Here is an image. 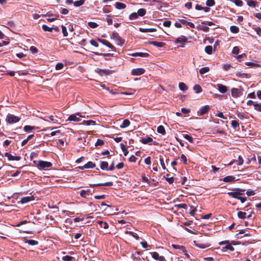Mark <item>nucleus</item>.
Here are the masks:
<instances>
[{"instance_id":"f704fd0d","label":"nucleus","mask_w":261,"mask_h":261,"mask_svg":"<svg viewBox=\"0 0 261 261\" xmlns=\"http://www.w3.org/2000/svg\"><path fill=\"white\" fill-rule=\"evenodd\" d=\"M193 89L197 93H199L202 91V88L201 86L198 84L194 85Z\"/></svg>"},{"instance_id":"393cba45","label":"nucleus","mask_w":261,"mask_h":261,"mask_svg":"<svg viewBox=\"0 0 261 261\" xmlns=\"http://www.w3.org/2000/svg\"><path fill=\"white\" fill-rule=\"evenodd\" d=\"M149 44H152L155 46L162 47H163L165 45V43L163 42H158V41H151L149 43Z\"/></svg>"},{"instance_id":"7ed1b4c3","label":"nucleus","mask_w":261,"mask_h":261,"mask_svg":"<svg viewBox=\"0 0 261 261\" xmlns=\"http://www.w3.org/2000/svg\"><path fill=\"white\" fill-rule=\"evenodd\" d=\"M20 118L13 114H8L6 117V121L7 123L10 124L15 123L19 122Z\"/></svg>"},{"instance_id":"3c124183","label":"nucleus","mask_w":261,"mask_h":261,"mask_svg":"<svg viewBox=\"0 0 261 261\" xmlns=\"http://www.w3.org/2000/svg\"><path fill=\"white\" fill-rule=\"evenodd\" d=\"M231 126L234 128V129H236V128L237 127H239V122L236 121V120H232L231 121Z\"/></svg>"},{"instance_id":"a18cd8bd","label":"nucleus","mask_w":261,"mask_h":261,"mask_svg":"<svg viewBox=\"0 0 261 261\" xmlns=\"http://www.w3.org/2000/svg\"><path fill=\"white\" fill-rule=\"evenodd\" d=\"M138 17V15L137 13L136 12L131 13L129 16V18L130 20L137 19Z\"/></svg>"},{"instance_id":"0eeeda50","label":"nucleus","mask_w":261,"mask_h":261,"mask_svg":"<svg viewBox=\"0 0 261 261\" xmlns=\"http://www.w3.org/2000/svg\"><path fill=\"white\" fill-rule=\"evenodd\" d=\"M95 72L98 73L100 76L107 75L112 73V71L108 69H102L97 68L95 69Z\"/></svg>"},{"instance_id":"2f4dec72","label":"nucleus","mask_w":261,"mask_h":261,"mask_svg":"<svg viewBox=\"0 0 261 261\" xmlns=\"http://www.w3.org/2000/svg\"><path fill=\"white\" fill-rule=\"evenodd\" d=\"M98 223H99V226L101 228H103L104 229H107L109 227L108 224L106 222L99 221L98 222Z\"/></svg>"},{"instance_id":"603ef678","label":"nucleus","mask_w":261,"mask_h":261,"mask_svg":"<svg viewBox=\"0 0 261 261\" xmlns=\"http://www.w3.org/2000/svg\"><path fill=\"white\" fill-rule=\"evenodd\" d=\"M88 24L90 28L92 29L96 28L98 26V24L94 22H89Z\"/></svg>"},{"instance_id":"f257e3e1","label":"nucleus","mask_w":261,"mask_h":261,"mask_svg":"<svg viewBox=\"0 0 261 261\" xmlns=\"http://www.w3.org/2000/svg\"><path fill=\"white\" fill-rule=\"evenodd\" d=\"M245 192V190L237 188L235 189L234 191L233 192H229L227 193L228 195L232 198L239 199L240 197H241V195L243 194V192Z\"/></svg>"},{"instance_id":"37998d69","label":"nucleus","mask_w":261,"mask_h":261,"mask_svg":"<svg viewBox=\"0 0 261 261\" xmlns=\"http://www.w3.org/2000/svg\"><path fill=\"white\" fill-rule=\"evenodd\" d=\"M232 2L237 6L241 7L243 6V2L241 0H231Z\"/></svg>"},{"instance_id":"69168bd1","label":"nucleus","mask_w":261,"mask_h":261,"mask_svg":"<svg viewBox=\"0 0 261 261\" xmlns=\"http://www.w3.org/2000/svg\"><path fill=\"white\" fill-rule=\"evenodd\" d=\"M239 48L238 46H235L233 48L232 53L234 55H238L239 53Z\"/></svg>"},{"instance_id":"1a4fd4ad","label":"nucleus","mask_w":261,"mask_h":261,"mask_svg":"<svg viewBox=\"0 0 261 261\" xmlns=\"http://www.w3.org/2000/svg\"><path fill=\"white\" fill-rule=\"evenodd\" d=\"M151 256L155 260L159 261H165V258L163 256H160L159 253L156 252H150Z\"/></svg>"},{"instance_id":"338daca9","label":"nucleus","mask_w":261,"mask_h":261,"mask_svg":"<svg viewBox=\"0 0 261 261\" xmlns=\"http://www.w3.org/2000/svg\"><path fill=\"white\" fill-rule=\"evenodd\" d=\"M180 159L183 162L184 164H187V158L185 154H182L180 156Z\"/></svg>"},{"instance_id":"9b49d317","label":"nucleus","mask_w":261,"mask_h":261,"mask_svg":"<svg viewBox=\"0 0 261 261\" xmlns=\"http://www.w3.org/2000/svg\"><path fill=\"white\" fill-rule=\"evenodd\" d=\"M186 42H188V38L183 35H181L175 40V43H180L182 44Z\"/></svg>"},{"instance_id":"72a5a7b5","label":"nucleus","mask_w":261,"mask_h":261,"mask_svg":"<svg viewBox=\"0 0 261 261\" xmlns=\"http://www.w3.org/2000/svg\"><path fill=\"white\" fill-rule=\"evenodd\" d=\"M120 145L121 150H122V151L124 153V156H126L128 154V151L127 150L125 146L123 143H121Z\"/></svg>"},{"instance_id":"aec40b11","label":"nucleus","mask_w":261,"mask_h":261,"mask_svg":"<svg viewBox=\"0 0 261 261\" xmlns=\"http://www.w3.org/2000/svg\"><path fill=\"white\" fill-rule=\"evenodd\" d=\"M243 162H244L243 159L242 158L241 156L239 155V158H238V160H233V161H231V162H230L228 165H231L234 163H237V165H242L243 164Z\"/></svg>"},{"instance_id":"bf43d9fd","label":"nucleus","mask_w":261,"mask_h":261,"mask_svg":"<svg viewBox=\"0 0 261 261\" xmlns=\"http://www.w3.org/2000/svg\"><path fill=\"white\" fill-rule=\"evenodd\" d=\"M223 248L229 250L231 251H233L234 250V248L230 243H228L227 245H226Z\"/></svg>"},{"instance_id":"c85d7f7f","label":"nucleus","mask_w":261,"mask_h":261,"mask_svg":"<svg viewBox=\"0 0 261 261\" xmlns=\"http://www.w3.org/2000/svg\"><path fill=\"white\" fill-rule=\"evenodd\" d=\"M35 129V126H30V125H25L23 127L24 130L25 132H28V133L31 132L32 131V130Z\"/></svg>"},{"instance_id":"49530a36","label":"nucleus","mask_w":261,"mask_h":261,"mask_svg":"<svg viewBox=\"0 0 261 261\" xmlns=\"http://www.w3.org/2000/svg\"><path fill=\"white\" fill-rule=\"evenodd\" d=\"M247 4L250 7H255L257 4V2L253 1H250L247 2Z\"/></svg>"},{"instance_id":"0e129e2a","label":"nucleus","mask_w":261,"mask_h":261,"mask_svg":"<svg viewBox=\"0 0 261 261\" xmlns=\"http://www.w3.org/2000/svg\"><path fill=\"white\" fill-rule=\"evenodd\" d=\"M175 206L178 207V208H182L184 209H187L188 207V205L185 203H180L179 204H177L175 205Z\"/></svg>"},{"instance_id":"a19ab883","label":"nucleus","mask_w":261,"mask_h":261,"mask_svg":"<svg viewBox=\"0 0 261 261\" xmlns=\"http://www.w3.org/2000/svg\"><path fill=\"white\" fill-rule=\"evenodd\" d=\"M42 28L43 30L45 32H51L53 30V29H52V28H49L45 24H43L42 25Z\"/></svg>"},{"instance_id":"20e7f679","label":"nucleus","mask_w":261,"mask_h":261,"mask_svg":"<svg viewBox=\"0 0 261 261\" xmlns=\"http://www.w3.org/2000/svg\"><path fill=\"white\" fill-rule=\"evenodd\" d=\"M243 89L241 87L233 88L231 90V96L233 97H239L242 95Z\"/></svg>"},{"instance_id":"13d9d810","label":"nucleus","mask_w":261,"mask_h":261,"mask_svg":"<svg viewBox=\"0 0 261 261\" xmlns=\"http://www.w3.org/2000/svg\"><path fill=\"white\" fill-rule=\"evenodd\" d=\"M199 28L200 30L203 31L205 32H207L209 31V28L207 26L205 25H201L199 26Z\"/></svg>"},{"instance_id":"6e6552de","label":"nucleus","mask_w":261,"mask_h":261,"mask_svg":"<svg viewBox=\"0 0 261 261\" xmlns=\"http://www.w3.org/2000/svg\"><path fill=\"white\" fill-rule=\"evenodd\" d=\"M140 142L144 144H149L151 145V142H153L154 145L157 144V143L155 141H153L152 138L150 137L143 138L140 140Z\"/></svg>"},{"instance_id":"423d86ee","label":"nucleus","mask_w":261,"mask_h":261,"mask_svg":"<svg viewBox=\"0 0 261 261\" xmlns=\"http://www.w3.org/2000/svg\"><path fill=\"white\" fill-rule=\"evenodd\" d=\"M210 110V107L208 105H205L201 107L198 112V114L199 116H203L204 114L207 113Z\"/></svg>"},{"instance_id":"b1692460","label":"nucleus","mask_w":261,"mask_h":261,"mask_svg":"<svg viewBox=\"0 0 261 261\" xmlns=\"http://www.w3.org/2000/svg\"><path fill=\"white\" fill-rule=\"evenodd\" d=\"M108 163L106 161H100V167L103 170L108 171Z\"/></svg>"},{"instance_id":"f03ea898","label":"nucleus","mask_w":261,"mask_h":261,"mask_svg":"<svg viewBox=\"0 0 261 261\" xmlns=\"http://www.w3.org/2000/svg\"><path fill=\"white\" fill-rule=\"evenodd\" d=\"M111 38L114 39L116 41V43L118 45L122 46L125 42V40L116 32H113Z\"/></svg>"},{"instance_id":"f3484780","label":"nucleus","mask_w":261,"mask_h":261,"mask_svg":"<svg viewBox=\"0 0 261 261\" xmlns=\"http://www.w3.org/2000/svg\"><path fill=\"white\" fill-rule=\"evenodd\" d=\"M92 194V193L91 192V191L90 189L83 190H81L80 192V195L81 197L83 198H86V195H91Z\"/></svg>"},{"instance_id":"c756f323","label":"nucleus","mask_w":261,"mask_h":261,"mask_svg":"<svg viewBox=\"0 0 261 261\" xmlns=\"http://www.w3.org/2000/svg\"><path fill=\"white\" fill-rule=\"evenodd\" d=\"M137 14L138 16H144L146 13V11L145 9L144 8H141V9H139L138 10V12H137Z\"/></svg>"},{"instance_id":"a878e982","label":"nucleus","mask_w":261,"mask_h":261,"mask_svg":"<svg viewBox=\"0 0 261 261\" xmlns=\"http://www.w3.org/2000/svg\"><path fill=\"white\" fill-rule=\"evenodd\" d=\"M194 244L196 247H197L198 248H201V249H204V248H206V247L209 246V245H208L207 244L199 243H198L196 241H194Z\"/></svg>"},{"instance_id":"412c9836","label":"nucleus","mask_w":261,"mask_h":261,"mask_svg":"<svg viewBox=\"0 0 261 261\" xmlns=\"http://www.w3.org/2000/svg\"><path fill=\"white\" fill-rule=\"evenodd\" d=\"M179 21H180V22H181L184 25H188L191 28H195V25L192 22H188V21H186V20H184L182 19H179Z\"/></svg>"},{"instance_id":"052dcab7","label":"nucleus","mask_w":261,"mask_h":261,"mask_svg":"<svg viewBox=\"0 0 261 261\" xmlns=\"http://www.w3.org/2000/svg\"><path fill=\"white\" fill-rule=\"evenodd\" d=\"M254 108L255 110L258 112H261V104L256 103L255 104H254Z\"/></svg>"},{"instance_id":"e433bc0d","label":"nucleus","mask_w":261,"mask_h":261,"mask_svg":"<svg viewBox=\"0 0 261 261\" xmlns=\"http://www.w3.org/2000/svg\"><path fill=\"white\" fill-rule=\"evenodd\" d=\"M210 71V68L208 67H203L199 70V73L200 74H203Z\"/></svg>"},{"instance_id":"5fc2aeb1","label":"nucleus","mask_w":261,"mask_h":261,"mask_svg":"<svg viewBox=\"0 0 261 261\" xmlns=\"http://www.w3.org/2000/svg\"><path fill=\"white\" fill-rule=\"evenodd\" d=\"M104 144V141L101 139H97L96 142L95 144V146H102Z\"/></svg>"},{"instance_id":"6e6d98bb","label":"nucleus","mask_w":261,"mask_h":261,"mask_svg":"<svg viewBox=\"0 0 261 261\" xmlns=\"http://www.w3.org/2000/svg\"><path fill=\"white\" fill-rule=\"evenodd\" d=\"M172 246L175 249H179L180 250H184V246L172 244Z\"/></svg>"},{"instance_id":"f8f14e48","label":"nucleus","mask_w":261,"mask_h":261,"mask_svg":"<svg viewBox=\"0 0 261 261\" xmlns=\"http://www.w3.org/2000/svg\"><path fill=\"white\" fill-rule=\"evenodd\" d=\"M77 115L79 116V117H82L81 115H80L79 113H76L75 114L70 115L68 117L67 120L75 122L79 121L80 120V119L79 117H76Z\"/></svg>"},{"instance_id":"473e14b6","label":"nucleus","mask_w":261,"mask_h":261,"mask_svg":"<svg viewBox=\"0 0 261 261\" xmlns=\"http://www.w3.org/2000/svg\"><path fill=\"white\" fill-rule=\"evenodd\" d=\"M85 0L76 1L73 2V5L75 7H80L84 4Z\"/></svg>"},{"instance_id":"5701e85b","label":"nucleus","mask_w":261,"mask_h":261,"mask_svg":"<svg viewBox=\"0 0 261 261\" xmlns=\"http://www.w3.org/2000/svg\"><path fill=\"white\" fill-rule=\"evenodd\" d=\"M34 197L33 196H26L22 197L21 199V203H27L31 200H34Z\"/></svg>"},{"instance_id":"8fccbe9b","label":"nucleus","mask_w":261,"mask_h":261,"mask_svg":"<svg viewBox=\"0 0 261 261\" xmlns=\"http://www.w3.org/2000/svg\"><path fill=\"white\" fill-rule=\"evenodd\" d=\"M27 243L30 245H36L38 244V241L34 240H27Z\"/></svg>"},{"instance_id":"dca6fc26","label":"nucleus","mask_w":261,"mask_h":261,"mask_svg":"<svg viewBox=\"0 0 261 261\" xmlns=\"http://www.w3.org/2000/svg\"><path fill=\"white\" fill-rule=\"evenodd\" d=\"M112 185L113 182L112 181H109L103 184H90V187L92 188L99 186H112Z\"/></svg>"},{"instance_id":"864d4df0","label":"nucleus","mask_w":261,"mask_h":261,"mask_svg":"<svg viewBox=\"0 0 261 261\" xmlns=\"http://www.w3.org/2000/svg\"><path fill=\"white\" fill-rule=\"evenodd\" d=\"M215 116L224 119H226L227 118L226 117L224 116L222 112L219 111L215 114Z\"/></svg>"},{"instance_id":"bb28decb","label":"nucleus","mask_w":261,"mask_h":261,"mask_svg":"<svg viewBox=\"0 0 261 261\" xmlns=\"http://www.w3.org/2000/svg\"><path fill=\"white\" fill-rule=\"evenodd\" d=\"M115 6L117 9H123L126 7L125 4L120 2H116L115 4Z\"/></svg>"},{"instance_id":"9d476101","label":"nucleus","mask_w":261,"mask_h":261,"mask_svg":"<svg viewBox=\"0 0 261 261\" xmlns=\"http://www.w3.org/2000/svg\"><path fill=\"white\" fill-rule=\"evenodd\" d=\"M4 155L7 157L9 161H19L21 159L20 156H13L9 152H5Z\"/></svg>"},{"instance_id":"680f3d73","label":"nucleus","mask_w":261,"mask_h":261,"mask_svg":"<svg viewBox=\"0 0 261 261\" xmlns=\"http://www.w3.org/2000/svg\"><path fill=\"white\" fill-rule=\"evenodd\" d=\"M62 30L63 36L64 37H67L68 36V32L67 31L66 28L64 25H62Z\"/></svg>"},{"instance_id":"ddd939ff","label":"nucleus","mask_w":261,"mask_h":261,"mask_svg":"<svg viewBox=\"0 0 261 261\" xmlns=\"http://www.w3.org/2000/svg\"><path fill=\"white\" fill-rule=\"evenodd\" d=\"M98 41H99L100 42H101V43H102L103 44L106 45L109 48H110L113 50H115V47L110 42H109L107 40L98 38Z\"/></svg>"},{"instance_id":"a211bd4d","label":"nucleus","mask_w":261,"mask_h":261,"mask_svg":"<svg viewBox=\"0 0 261 261\" xmlns=\"http://www.w3.org/2000/svg\"><path fill=\"white\" fill-rule=\"evenodd\" d=\"M221 180L226 182H232L235 181L237 180L236 179V178L233 176L229 175L221 179Z\"/></svg>"},{"instance_id":"c03bdc74","label":"nucleus","mask_w":261,"mask_h":261,"mask_svg":"<svg viewBox=\"0 0 261 261\" xmlns=\"http://www.w3.org/2000/svg\"><path fill=\"white\" fill-rule=\"evenodd\" d=\"M183 137L186 140H188L190 143H193V138L188 134L183 135Z\"/></svg>"},{"instance_id":"4be33fe9","label":"nucleus","mask_w":261,"mask_h":261,"mask_svg":"<svg viewBox=\"0 0 261 261\" xmlns=\"http://www.w3.org/2000/svg\"><path fill=\"white\" fill-rule=\"evenodd\" d=\"M139 31L141 32H142V33H148V32H156V30L155 28L147 29V28H139Z\"/></svg>"},{"instance_id":"4c0bfd02","label":"nucleus","mask_w":261,"mask_h":261,"mask_svg":"<svg viewBox=\"0 0 261 261\" xmlns=\"http://www.w3.org/2000/svg\"><path fill=\"white\" fill-rule=\"evenodd\" d=\"M84 124L86 125H95L96 122L94 120H84L83 123Z\"/></svg>"},{"instance_id":"4468645a","label":"nucleus","mask_w":261,"mask_h":261,"mask_svg":"<svg viewBox=\"0 0 261 261\" xmlns=\"http://www.w3.org/2000/svg\"><path fill=\"white\" fill-rule=\"evenodd\" d=\"M95 167V164L92 162L89 161L85 164L83 166H80L79 168L81 170L88 168H93Z\"/></svg>"},{"instance_id":"e2e57ef3","label":"nucleus","mask_w":261,"mask_h":261,"mask_svg":"<svg viewBox=\"0 0 261 261\" xmlns=\"http://www.w3.org/2000/svg\"><path fill=\"white\" fill-rule=\"evenodd\" d=\"M63 67H64V64L62 63H58L56 65V70L62 69Z\"/></svg>"},{"instance_id":"79ce46f5","label":"nucleus","mask_w":261,"mask_h":261,"mask_svg":"<svg viewBox=\"0 0 261 261\" xmlns=\"http://www.w3.org/2000/svg\"><path fill=\"white\" fill-rule=\"evenodd\" d=\"M246 213L245 212L239 211L237 213L238 217L240 219H244L246 218Z\"/></svg>"},{"instance_id":"7c9ffc66","label":"nucleus","mask_w":261,"mask_h":261,"mask_svg":"<svg viewBox=\"0 0 261 261\" xmlns=\"http://www.w3.org/2000/svg\"><path fill=\"white\" fill-rule=\"evenodd\" d=\"M130 124V121L128 119H125L123 120V123L121 125H120V127L121 128H125L128 126Z\"/></svg>"},{"instance_id":"6ab92c4d","label":"nucleus","mask_w":261,"mask_h":261,"mask_svg":"<svg viewBox=\"0 0 261 261\" xmlns=\"http://www.w3.org/2000/svg\"><path fill=\"white\" fill-rule=\"evenodd\" d=\"M217 88L218 90L222 93H225L227 91V87L221 84H218L217 85Z\"/></svg>"},{"instance_id":"2eb2a0df","label":"nucleus","mask_w":261,"mask_h":261,"mask_svg":"<svg viewBox=\"0 0 261 261\" xmlns=\"http://www.w3.org/2000/svg\"><path fill=\"white\" fill-rule=\"evenodd\" d=\"M145 72V69L143 68H136L134 69L132 71V73L133 75H139L143 74Z\"/></svg>"},{"instance_id":"774afa93","label":"nucleus","mask_w":261,"mask_h":261,"mask_svg":"<svg viewBox=\"0 0 261 261\" xmlns=\"http://www.w3.org/2000/svg\"><path fill=\"white\" fill-rule=\"evenodd\" d=\"M253 29L255 31V32H256V34L258 35V36H261V28H259V27H255L254 28H253Z\"/></svg>"},{"instance_id":"ea45409f","label":"nucleus","mask_w":261,"mask_h":261,"mask_svg":"<svg viewBox=\"0 0 261 261\" xmlns=\"http://www.w3.org/2000/svg\"><path fill=\"white\" fill-rule=\"evenodd\" d=\"M179 88L182 91H185L188 89L187 85L182 82L179 83Z\"/></svg>"},{"instance_id":"39448f33","label":"nucleus","mask_w":261,"mask_h":261,"mask_svg":"<svg viewBox=\"0 0 261 261\" xmlns=\"http://www.w3.org/2000/svg\"><path fill=\"white\" fill-rule=\"evenodd\" d=\"M53 164L47 161H39L38 166L42 169L51 167Z\"/></svg>"},{"instance_id":"58836bf2","label":"nucleus","mask_w":261,"mask_h":261,"mask_svg":"<svg viewBox=\"0 0 261 261\" xmlns=\"http://www.w3.org/2000/svg\"><path fill=\"white\" fill-rule=\"evenodd\" d=\"M230 30L232 33H238L239 32V28L235 25L231 26Z\"/></svg>"},{"instance_id":"de8ad7c7","label":"nucleus","mask_w":261,"mask_h":261,"mask_svg":"<svg viewBox=\"0 0 261 261\" xmlns=\"http://www.w3.org/2000/svg\"><path fill=\"white\" fill-rule=\"evenodd\" d=\"M160 164H161V165L162 166V168L164 170H166V166H165V163H164V159L163 158V157L162 156H160Z\"/></svg>"},{"instance_id":"09e8293b","label":"nucleus","mask_w":261,"mask_h":261,"mask_svg":"<svg viewBox=\"0 0 261 261\" xmlns=\"http://www.w3.org/2000/svg\"><path fill=\"white\" fill-rule=\"evenodd\" d=\"M215 4L214 0H207L206 2V5L208 7H212Z\"/></svg>"},{"instance_id":"4d7b16f0","label":"nucleus","mask_w":261,"mask_h":261,"mask_svg":"<svg viewBox=\"0 0 261 261\" xmlns=\"http://www.w3.org/2000/svg\"><path fill=\"white\" fill-rule=\"evenodd\" d=\"M73 258V257L69 255H66L62 257V259L65 261H71Z\"/></svg>"},{"instance_id":"cd10ccee","label":"nucleus","mask_w":261,"mask_h":261,"mask_svg":"<svg viewBox=\"0 0 261 261\" xmlns=\"http://www.w3.org/2000/svg\"><path fill=\"white\" fill-rule=\"evenodd\" d=\"M157 132L163 135L166 134L165 128L163 125H160L158 127Z\"/></svg>"},{"instance_id":"c9c22d12","label":"nucleus","mask_w":261,"mask_h":261,"mask_svg":"<svg viewBox=\"0 0 261 261\" xmlns=\"http://www.w3.org/2000/svg\"><path fill=\"white\" fill-rule=\"evenodd\" d=\"M204 50L206 53L211 55L213 51V47L211 45H207L205 47Z\"/></svg>"}]
</instances>
